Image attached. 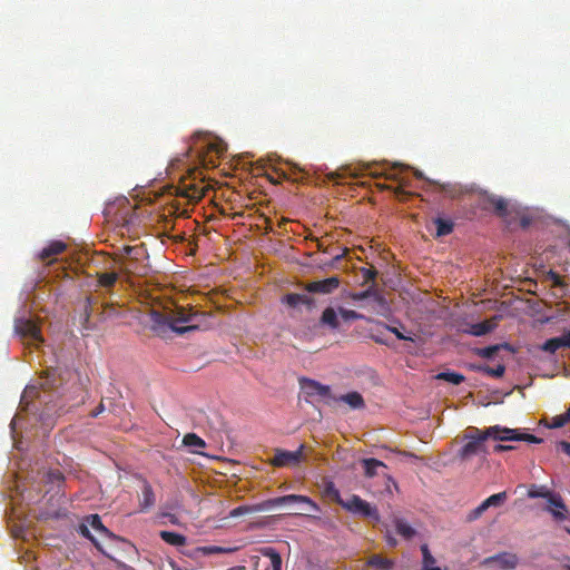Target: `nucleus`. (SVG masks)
I'll list each match as a JSON object with an SVG mask.
<instances>
[{"mask_svg":"<svg viewBox=\"0 0 570 570\" xmlns=\"http://www.w3.org/2000/svg\"><path fill=\"white\" fill-rule=\"evenodd\" d=\"M549 505L546 508L557 521H563L568 519V509L564 504L560 494L552 493L549 495Z\"/></svg>","mask_w":570,"mask_h":570,"instance_id":"nucleus-14","label":"nucleus"},{"mask_svg":"<svg viewBox=\"0 0 570 570\" xmlns=\"http://www.w3.org/2000/svg\"><path fill=\"white\" fill-rule=\"evenodd\" d=\"M547 277L552 282L553 286H556V287L564 286V283L558 273H556L553 271H549Z\"/></svg>","mask_w":570,"mask_h":570,"instance_id":"nucleus-44","label":"nucleus"},{"mask_svg":"<svg viewBox=\"0 0 570 570\" xmlns=\"http://www.w3.org/2000/svg\"><path fill=\"white\" fill-rule=\"evenodd\" d=\"M464 439L466 442L459 452L461 459L466 460L479 454L488 453L485 441L490 439V436L487 435V429L480 430L471 426L468 429Z\"/></svg>","mask_w":570,"mask_h":570,"instance_id":"nucleus-4","label":"nucleus"},{"mask_svg":"<svg viewBox=\"0 0 570 570\" xmlns=\"http://www.w3.org/2000/svg\"><path fill=\"white\" fill-rule=\"evenodd\" d=\"M119 269L128 275L144 276L149 272V266L145 261L120 259Z\"/></svg>","mask_w":570,"mask_h":570,"instance_id":"nucleus-18","label":"nucleus"},{"mask_svg":"<svg viewBox=\"0 0 570 570\" xmlns=\"http://www.w3.org/2000/svg\"><path fill=\"white\" fill-rule=\"evenodd\" d=\"M484 512H482V510L479 509V507H476L475 509H473L469 515H468V519L470 521H473V520H476L479 519Z\"/></svg>","mask_w":570,"mask_h":570,"instance_id":"nucleus-50","label":"nucleus"},{"mask_svg":"<svg viewBox=\"0 0 570 570\" xmlns=\"http://www.w3.org/2000/svg\"><path fill=\"white\" fill-rule=\"evenodd\" d=\"M487 435L495 441H525L529 443H541L542 439L522 432L520 429H510L501 425H493L487 428Z\"/></svg>","mask_w":570,"mask_h":570,"instance_id":"nucleus-5","label":"nucleus"},{"mask_svg":"<svg viewBox=\"0 0 570 570\" xmlns=\"http://www.w3.org/2000/svg\"><path fill=\"white\" fill-rule=\"evenodd\" d=\"M497 326L495 322L493 321H483L471 325L470 333L474 336H483Z\"/></svg>","mask_w":570,"mask_h":570,"instance_id":"nucleus-27","label":"nucleus"},{"mask_svg":"<svg viewBox=\"0 0 570 570\" xmlns=\"http://www.w3.org/2000/svg\"><path fill=\"white\" fill-rule=\"evenodd\" d=\"M340 283L341 281L337 276H331L325 279L307 283L305 291L308 293L331 294L338 288Z\"/></svg>","mask_w":570,"mask_h":570,"instance_id":"nucleus-13","label":"nucleus"},{"mask_svg":"<svg viewBox=\"0 0 570 570\" xmlns=\"http://www.w3.org/2000/svg\"><path fill=\"white\" fill-rule=\"evenodd\" d=\"M561 347H566L563 334L559 337L547 340L541 346V350L550 354H554Z\"/></svg>","mask_w":570,"mask_h":570,"instance_id":"nucleus-31","label":"nucleus"},{"mask_svg":"<svg viewBox=\"0 0 570 570\" xmlns=\"http://www.w3.org/2000/svg\"><path fill=\"white\" fill-rule=\"evenodd\" d=\"M128 247L129 246H124L122 247V249H121V258L120 259H127L128 258V255H129Z\"/></svg>","mask_w":570,"mask_h":570,"instance_id":"nucleus-56","label":"nucleus"},{"mask_svg":"<svg viewBox=\"0 0 570 570\" xmlns=\"http://www.w3.org/2000/svg\"><path fill=\"white\" fill-rule=\"evenodd\" d=\"M366 564L379 570H391L394 566V561L383 558L380 554H373L367 559Z\"/></svg>","mask_w":570,"mask_h":570,"instance_id":"nucleus-24","label":"nucleus"},{"mask_svg":"<svg viewBox=\"0 0 570 570\" xmlns=\"http://www.w3.org/2000/svg\"><path fill=\"white\" fill-rule=\"evenodd\" d=\"M385 177H386L387 179H392V180H397V179H399V178H397V175H396L395 173H393V171L386 173V174H385Z\"/></svg>","mask_w":570,"mask_h":570,"instance_id":"nucleus-57","label":"nucleus"},{"mask_svg":"<svg viewBox=\"0 0 570 570\" xmlns=\"http://www.w3.org/2000/svg\"><path fill=\"white\" fill-rule=\"evenodd\" d=\"M282 303L286 304L288 307L297 308L301 305L306 306L307 309H313L315 307V299L307 294L299 293H289L286 294L282 298Z\"/></svg>","mask_w":570,"mask_h":570,"instance_id":"nucleus-16","label":"nucleus"},{"mask_svg":"<svg viewBox=\"0 0 570 570\" xmlns=\"http://www.w3.org/2000/svg\"><path fill=\"white\" fill-rule=\"evenodd\" d=\"M105 410V406L102 403H100L92 412H91V416L92 417H96L98 416L100 413H102Z\"/></svg>","mask_w":570,"mask_h":570,"instance_id":"nucleus-53","label":"nucleus"},{"mask_svg":"<svg viewBox=\"0 0 570 570\" xmlns=\"http://www.w3.org/2000/svg\"><path fill=\"white\" fill-rule=\"evenodd\" d=\"M428 570H441L440 567H435V568H431V569H428Z\"/></svg>","mask_w":570,"mask_h":570,"instance_id":"nucleus-64","label":"nucleus"},{"mask_svg":"<svg viewBox=\"0 0 570 570\" xmlns=\"http://www.w3.org/2000/svg\"><path fill=\"white\" fill-rule=\"evenodd\" d=\"M249 511V508L248 507H245V505H242V507H237L235 508L232 512H230V517H239L244 513H247Z\"/></svg>","mask_w":570,"mask_h":570,"instance_id":"nucleus-49","label":"nucleus"},{"mask_svg":"<svg viewBox=\"0 0 570 570\" xmlns=\"http://www.w3.org/2000/svg\"><path fill=\"white\" fill-rule=\"evenodd\" d=\"M434 224L436 225L438 237L451 234L454 227V224L451 220L441 217L435 218Z\"/></svg>","mask_w":570,"mask_h":570,"instance_id":"nucleus-32","label":"nucleus"},{"mask_svg":"<svg viewBox=\"0 0 570 570\" xmlns=\"http://www.w3.org/2000/svg\"><path fill=\"white\" fill-rule=\"evenodd\" d=\"M501 348L510 350V345L508 343H503L476 348L475 354L483 358H492Z\"/></svg>","mask_w":570,"mask_h":570,"instance_id":"nucleus-29","label":"nucleus"},{"mask_svg":"<svg viewBox=\"0 0 570 570\" xmlns=\"http://www.w3.org/2000/svg\"><path fill=\"white\" fill-rule=\"evenodd\" d=\"M302 504L308 508L309 511L320 512V505L314 502L309 497L301 494H287L283 497L273 498L266 501L268 508L281 507L284 504Z\"/></svg>","mask_w":570,"mask_h":570,"instance_id":"nucleus-8","label":"nucleus"},{"mask_svg":"<svg viewBox=\"0 0 570 570\" xmlns=\"http://www.w3.org/2000/svg\"><path fill=\"white\" fill-rule=\"evenodd\" d=\"M394 525L396 532L406 540L412 539L416 534L415 529L412 528L405 520L401 518L394 519Z\"/></svg>","mask_w":570,"mask_h":570,"instance_id":"nucleus-25","label":"nucleus"},{"mask_svg":"<svg viewBox=\"0 0 570 570\" xmlns=\"http://www.w3.org/2000/svg\"><path fill=\"white\" fill-rule=\"evenodd\" d=\"M304 444H302L296 451H287L276 449L274 456L269 460V463L274 466H296L303 460Z\"/></svg>","mask_w":570,"mask_h":570,"instance_id":"nucleus-9","label":"nucleus"},{"mask_svg":"<svg viewBox=\"0 0 570 570\" xmlns=\"http://www.w3.org/2000/svg\"><path fill=\"white\" fill-rule=\"evenodd\" d=\"M198 551L204 556H210V554H219V553H226L229 552V549L218 547V546H205L198 548Z\"/></svg>","mask_w":570,"mask_h":570,"instance_id":"nucleus-40","label":"nucleus"},{"mask_svg":"<svg viewBox=\"0 0 570 570\" xmlns=\"http://www.w3.org/2000/svg\"><path fill=\"white\" fill-rule=\"evenodd\" d=\"M47 481L59 484L63 481V474L60 470H51L47 473Z\"/></svg>","mask_w":570,"mask_h":570,"instance_id":"nucleus-41","label":"nucleus"},{"mask_svg":"<svg viewBox=\"0 0 570 570\" xmlns=\"http://www.w3.org/2000/svg\"><path fill=\"white\" fill-rule=\"evenodd\" d=\"M566 347L570 350V330L563 332Z\"/></svg>","mask_w":570,"mask_h":570,"instance_id":"nucleus-54","label":"nucleus"},{"mask_svg":"<svg viewBox=\"0 0 570 570\" xmlns=\"http://www.w3.org/2000/svg\"><path fill=\"white\" fill-rule=\"evenodd\" d=\"M569 422H570V405L563 414L552 416L550 420L543 419V420H541L540 423L543 424L548 429H559V428L564 426Z\"/></svg>","mask_w":570,"mask_h":570,"instance_id":"nucleus-22","label":"nucleus"},{"mask_svg":"<svg viewBox=\"0 0 570 570\" xmlns=\"http://www.w3.org/2000/svg\"><path fill=\"white\" fill-rule=\"evenodd\" d=\"M361 464L366 478H374L380 474V470L386 469V465L382 461L374 458L363 459Z\"/></svg>","mask_w":570,"mask_h":570,"instance_id":"nucleus-19","label":"nucleus"},{"mask_svg":"<svg viewBox=\"0 0 570 570\" xmlns=\"http://www.w3.org/2000/svg\"><path fill=\"white\" fill-rule=\"evenodd\" d=\"M209 315L205 313L194 312L184 307H176L168 313H153V321L160 326H168L173 332L183 335L187 332L197 330L202 325V321Z\"/></svg>","mask_w":570,"mask_h":570,"instance_id":"nucleus-1","label":"nucleus"},{"mask_svg":"<svg viewBox=\"0 0 570 570\" xmlns=\"http://www.w3.org/2000/svg\"><path fill=\"white\" fill-rule=\"evenodd\" d=\"M414 175H415L417 178H422V176H423V175H422V173H421V171H419V170H415Z\"/></svg>","mask_w":570,"mask_h":570,"instance_id":"nucleus-62","label":"nucleus"},{"mask_svg":"<svg viewBox=\"0 0 570 570\" xmlns=\"http://www.w3.org/2000/svg\"><path fill=\"white\" fill-rule=\"evenodd\" d=\"M362 273H363V276L365 278V281H374L376 275H377V272L375 268L371 267V268H362Z\"/></svg>","mask_w":570,"mask_h":570,"instance_id":"nucleus-46","label":"nucleus"},{"mask_svg":"<svg viewBox=\"0 0 570 570\" xmlns=\"http://www.w3.org/2000/svg\"><path fill=\"white\" fill-rule=\"evenodd\" d=\"M14 333L30 344L38 345L43 342L40 327L32 318L16 317Z\"/></svg>","mask_w":570,"mask_h":570,"instance_id":"nucleus-6","label":"nucleus"},{"mask_svg":"<svg viewBox=\"0 0 570 570\" xmlns=\"http://www.w3.org/2000/svg\"><path fill=\"white\" fill-rule=\"evenodd\" d=\"M331 487H334V484H333V483H330V484L327 485V488H326V492H327L328 494H331V495H332V498L335 500V493H334V490H333Z\"/></svg>","mask_w":570,"mask_h":570,"instance_id":"nucleus-58","label":"nucleus"},{"mask_svg":"<svg viewBox=\"0 0 570 570\" xmlns=\"http://www.w3.org/2000/svg\"><path fill=\"white\" fill-rule=\"evenodd\" d=\"M373 293H374L373 289L368 288L366 291L353 294L352 298L354 301H363V299L370 297Z\"/></svg>","mask_w":570,"mask_h":570,"instance_id":"nucleus-47","label":"nucleus"},{"mask_svg":"<svg viewBox=\"0 0 570 570\" xmlns=\"http://www.w3.org/2000/svg\"><path fill=\"white\" fill-rule=\"evenodd\" d=\"M341 257H342V255L337 254V255L334 256V259L338 261Z\"/></svg>","mask_w":570,"mask_h":570,"instance_id":"nucleus-63","label":"nucleus"},{"mask_svg":"<svg viewBox=\"0 0 570 570\" xmlns=\"http://www.w3.org/2000/svg\"><path fill=\"white\" fill-rule=\"evenodd\" d=\"M336 401H342L348 404L352 409H362L364 406V400L358 392H350L345 395L336 397Z\"/></svg>","mask_w":570,"mask_h":570,"instance_id":"nucleus-28","label":"nucleus"},{"mask_svg":"<svg viewBox=\"0 0 570 570\" xmlns=\"http://www.w3.org/2000/svg\"><path fill=\"white\" fill-rule=\"evenodd\" d=\"M386 542H387V544H389V546H391V547H395V546L397 544L396 539H395V538H393V537H391V535H389V534L386 535Z\"/></svg>","mask_w":570,"mask_h":570,"instance_id":"nucleus-55","label":"nucleus"},{"mask_svg":"<svg viewBox=\"0 0 570 570\" xmlns=\"http://www.w3.org/2000/svg\"><path fill=\"white\" fill-rule=\"evenodd\" d=\"M118 279V274L115 272L111 273H102L98 276V283L100 286L110 288L115 285Z\"/></svg>","mask_w":570,"mask_h":570,"instance_id":"nucleus-37","label":"nucleus"},{"mask_svg":"<svg viewBox=\"0 0 570 570\" xmlns=\"http://www.w3.org/2000/svg\"><path fill=\"white\" fill-rule=\"evenodd\" d=\"M90 527L91 529H94L95 531H97L98 533L100 534H104L106 537H110V538H117L116 535H114L101 522V519L98 514H90L88 515L86 519H85V523H82L80 525V533L88 538L98 549L99 548V544L98 542L96 541V539L91 535L90 531H89V528Z\"/></svg>","mask_w":570,"mask_h":570,"instance_id":"nucleus-11","label":"nucleus"},{"mask_svg":"<svg viewBox=\"0 0 570 570\" xmlns=\"http://www.w3.org/2000/svg\"><path fill=\"white\" fill-rule=\"evenodd\" d=\"M487 562L498 566L501 570H512L517 568L519 558L512 552H501L488 558Z\"/></svg>","mask_w":570,"mask_h":570,"instance_id":"nucleus-15","label":"nucleus"},{"mask_svg":"<svg viewBox=\"0 0 570 570\" xmlns=\"http://www.w3.org/2000/svg\"><path fill=\"white\" fill-rule=\"evenodd\" d=\"M208 188H209L208 185L196 184V183L187 184L186 181H183L176 188V194L178 196L188 198L191 202H198L205 196Z\"/></svg>","mask_w":570,"mask_h":570,"instance_id":"nucleus-12","label":"nucleus"},{"mask_svg":"<svg viewBox=\"0 0 570 570\" xmlns=\"http://www.w3.org/2000/svg\"><path fill=\"white\" fill-rule=\"evenodd\" d=\"M159 537L161 540H164L166 543L174 546V547H181L185 546L187 542V539L185 535L171 531H160Z\"/></svg>","mask_w":570,"mask_h":570,"instance_id":"nucleus-23","label":"nucleus"},{"mask_svg":"<svg viewBox=\"0 0 570 570\" xmlns=\"http://www.w3.org/2000/svg\"><path fill=\"white\" fill-rule=\"evenodd\" d=\"M557 446L560 448L568 456H570V442L560 441L557 443Z\"/></svg>","mask_w":570,"mask_h":570,"instance_id":"nucleus-51","label":"nucleus"},{"mask_svg":"<svg viewBox=\"0 0 570 570\" xmlns=\"http://www.w3.org/2000/svg\"><path fill=\"white\" fill-rule=\"evenodd\" d=\"M387 331H390L391 333H393L399 340L401 341H413V338L411 336H406L404 335L399 328L396 327H393V326H390V325H386L385 326Z\"/></svg>","mask_w":570,"mask_h":570,"instance_id":"nucleus-45","label":"nucleus"},{"mask_svg":"<svg viewBox=\"0 0 570 570\" xmlns=\"http://www.w3.org/2000/svg\"><path fill=\"white\" fill-rule=\"evenodd\" d=\"M67 248V245L62 240H52L49 243L48 246L42 248V250L39 253V258L41 261L49 259L53 256H57L61 253H63Z\"/></svg>","mask_w":570,"mask_h":570,"instance_id":"nucleus-20","label":"nucleus"},{"mask_svg":"<svg viewBox=\"0 0 570 570\" xmlns=\"http://www.w3.org/2000/svg\"><path fill=\"white\" fill-rule=\"evenodd\" d=\"M264 557L269 558L273 570H282L281 554L272 547H264L261 549Z\"/></svg>","mask_w":570,"mask_h":570,"instance_id":"nucleus-30","label":"nucleus"},{"mask_svg":"<svg viewBox=\"0 0 570 570\" xmlns=\"http://www.w3.org/2000/svg\"><path fill=\"white\" fill-rule=\"evenodd\" d=\"M482 200L484 203L483 208H488L487 205L493 206L494 213L499 217L504 218L509 215L508 202L504 198L484 193L482 194Z\"/></svg>","mask_w":570,"mask_h":570,"instance_id":"nucleus-17","label":"nucleus"},{"mask_svg":"<svg viewBox=\"0 0 570 570\" xmlns=\"http://www.w3.org/2000/svg\"><path fill=\"white\" fill-rule=\"evenodd\" d=\"M513 449H514V446H512V445L497 444V445H494L493 451L500 453V452L510 451Z\"/></svg>","mask_w":570,"mask_h":570,"instance_id":"nucleus-52","label":"nucleus"},{"mask_svg":"<svg viewBox=\"0 0 570 570\" xmlns=\"http://www.w3.org/2000/svg\"><path fill=\"white\" fill-rule=\"evenodd\" d=\"M227 570H245V567L243 566H239V567H233V568H229Z\"/></svg>","mask_w":570,"mask_h":570,"instance_id":"nucleus-61","label":"nucleus"},{"mask_svg":"<svg viewBox=\"0 0 570 570\" xmlns=\"http://www.w3.org/2000/svg\"><path fill=\"white\" fill-rule=\"evenodd\" d=\"M438 380L449 382L454 385H459L464 382L465 377L456 372H441L436 375Z\"/></svg>","mask_w":570,"mask_h":570,"instance_id":"nucleus-34","label":"nucleus"},{"mask_svg":"<svg viewBox=\"0 0 570 570\" xmlns=\"http://www.w3.org/2000/svg\"><path fill=\"white\" fill-rule=\"evenodd\" d=\"M129 255L127 259L130 261H146L148 255L147 250L142 245H136L132 247H128Z\"/></svg>","mask_w":570,"mask_h":570,"instance_id":"nucleus-36","label":"nucleus"},{"mask_svg":"<svg viewBox=\"0 0 570 570\" xmlns=\"http://www.w3.org/2000/svg\"><path fill=\"white\" fill-rule=\"evenodd\" d=\"M155 493L151 488V485L144 481L142 488H141V500L139 502L140 509L142 511H146L155 505Z\"/></svg>","mask_w":570,"mask_h":570,"instance_id":"nucleus-21","label":"nucleus"},{"mask_svg":"<svg viewBox=\"0 0 570 570\" xmlns=\"http://www.w3.org/2000/svg\"><path fill=\"white\" fill-rule=\"evenodd\" d=\"M299 386L303 393L306 396V400L313 397H321L326 400V403L330 404L331 401H336V397L332 395L331 387L328 385H324L318 381L302 377L299 380Z\"/></svg>","mask_w":570,"mask_h":570,"instance_id":"nucleus-7","label":"nucleus"},{"mask_svg":"<svg viewBox=\"0 0 570 570\" xmlns=\"http://www.w3.org/2000/svg\"><path fill=\"white\" fill-rule=\"evenodd\" d=\"M57 377H56V370H47L43 375L39 377V381L37 384L29 385L26 387L22 400H26L28 397H40V391L39 390H50L57 386Z\"/></svg>","mask_w":570,"mask_h":570,"instance_id":"nucleus-10","label":"nucleus"},{"mask_svg":"<svg viewBox=\"0 0 570 570\" xmlns=\"http://www.w3.org/2000/svg\"><path fill=\"white\" fill-rule=\"evenodd\" d=\"M421 552H422V557H423V560H422V570H428V569H431V568H435V567H438V566H436V560H435V558L431 554V552H430V549H429L428 544H422V546H421Z\"/></svg>","mask_w":570,"mask_h":570,"instance_id":"nucleus-33","label":"nucleus"},{"mask_svg":"<svg viewBox=\"0 0 570 570\" xmlns=\"http://www.w3.org/2000/svg\"><path fill=\"white\" fill-rule=\"evenodd\" d=\"M394 194H395L396 196H400V195H403V194H404V191H403V189H402L401 187H396V188H394Z\"/></svg>","mask_w":570,"mask_h":570,"instance_id":"nucleus-60","label":"nucleus"},{"mask_svg":"<svg viewBox=\"0 0 570 570\" xmlns=\"http://www.w3.org/2000/svg\"><path fill=\"white\" fill-rule=\"evenodd\" d=\"M321 323L332 330L338 328L340 322L336 311L333 307H326L321 316Z\"/></svg>","mask_w":570,"mask_h":570,"instance_id":"nucleus-26","label":"nucleus"},{"mask_svg":"<svg viewBox=\"0 0 570 570\" xmlns=\"http://www.w3.org/2000/svg\"><path fill=\"white\" fill-rule=\"evenodd\" d=\"M482 512H485L489 509V505H487V501L484 500L481 504L478 505Z\"/></svg>","mask_w":570,"mask_h":570,"instance_id":"nucleus-59","label":"nucleus"},{"mask_svg":"<svg viewBox=\"0 0 570 570\" xmlns=\"http://www.w3.org/2000/svg\"><path fill=\"white\" fill-rule=\"evenodd\" d=\"M331 488L335 493V502L338 503L343 509L355 515L370 519L374 523H379L381 521V517L376 507L372 505L356 494H352L348 499L343 500L340 495V491L335 487Z\"/></svg>","mask_w":570,"mask_h":570,"instance_id":"nucleus-3","label":"nucleus"},{"mask_svg":"<svg viewBox=\"0 0 570 570\" xmlns=\"http://www.w3.org/2000/svg\"><path fill=\"white\" fill-rule=\"evenodd\" d=\"M479 371L493 376V377H501L505 372V366L503 364H499L495 367H490L488 365L479 366Z\"/></svg>","mask_w":570,"mask_h":570,"instance_id":"nucleus-38","label":"nucleus"},{"mask_svg":"<svg viewBox=\"0 0 570 570\" xmlns=\"http://www.w3.org/2000/svg\"><path fill=\"white\" fill-rule=\"evenodd\" d=\"M183 444L188 448H205V441L195 433H187L183 439Z\"/></svg>","mask_w":570,"mask_h":570,"instance_id":"nucleus-35","label":"nucleus"},{"mask_svg":"<svg viewBox=\"0 0 570 570\" xmlns=\"http://www.w3.org/2000/svg\"><path fill=\"white\" fill-rule=\"evenodd\" d=\"M549 495H552V492L544 490V489H540V490L530 489L528 492L529 498H544V499H547V501L549 500Z\"/></svg>","mask_w":570,"mask_h":570,"instance_id":"nucleus-43","label":"nucleus"},{"mask_svg":"<svg viewBox=\"0 0 570 570\" xmlns=\"http://www.w3.org/2000/svg\"><path fill=\"white\" fill-rule=\"evenodd\" d=\"M340 314L345 321L363 318V315L353 309L340 308Z\"/></svg>","mask_w":570,"mask_h":570,"instance_id":"nucleus-42","label":"nucleus"},{"mask_svg":"<svg viewBox=\"0 0 570 570\" xmlns=\"http://www.w3.org/2000/svg\"><path fill=\"white\" fill-rule=\"evenodd\" d=\"M98 305L100 306V312L97 315L99 322H105L107 320L120 317L124 315L121 306L112 302H100L99 296H87L82 322V327L87 331L94 330L96 327V325L90 322V317L92 316L95 308Z\"/></svg>","mask_w":570,"mask_h":570,"instance_id":"nucleus-2","label":"nucleus"},{"mask_svg":"<svg viewBox=\"0 0 570 570\" xmlns=\"http://www.w3.org/2000/svg\"><path fill=\"white\" fill-rule=\"evenodd\" d=\"M507 498L508 495L505 491L492 494L488 499H485L487 505H489V508L501 507L507 501Z\"/></svg>","mask_w":570,"mask_h":570,"instance_id":"nucleus-39","label":"nucleus"},{"mask_svg":"<svg viewBox=\"0 0 570 570\" xmlns=\"http://www.w3.org/2000/svg\"><path fill=\"white\" fill-rule=\"evenodd\" d=\"M441 189L452 198L456 197L458 195L455 187H452L451 185H442Z\"/></svg>","mask_w":570,"mask_h":570,"instance_id":"nucleus-48","label":"nucleus"}]
</instances>
